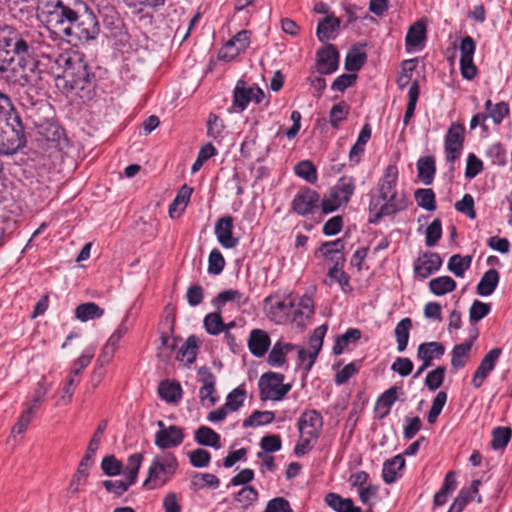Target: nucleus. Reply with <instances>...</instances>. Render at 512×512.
I'll return each mask as SVG.
<instances>
[{"label":"nucleus","mask_w":512,"mask_h":512,"mask_svg":"<svg viewBox=\"0 0 512 512\" xmlns=\"http://www.w3.org/2000/svg\"><path fill=\"white\" fill-rule=\"evenodd\" d=\"M55 64L61 73L55 75V86L62 93L69 95L75 92L83 98L84 91L92 84L93 74L87 63L78 52H66L55 58Z\"/></svg>","instance_id":"f257e3e1"},{"label":"nucleus","mask_w":512,"mask_h":512,"mask_svg":"<svg viewBox=\"0 0 512 512\" xmlns=\"http://www.w3.org/2000/svg\"><path fill=\"white\" fill-rule=\"evenodd\" d=\"M398 169L395 165H388L379 179L377 195L370 199L369 211L374 215L371 222L376 223L384 216H390L403 211L408 206V198L404 192L397 190Z\"/></svg>","instance_id":"f03ea898"},{"label":"nucleus","mask_w":512,"mask_h":512,"mask_svg":"<svg viewBox=\"0 0 512 512\" xmlns=\"http://www.w3.org/2000/svg\"><path fill=\"white\" fill-rule=\"evenodd\" d=\"M82 0H42L41 16L46 27L55 34H64L76 17Z\"/></svg>","instance_id":"7ed1b4c3"},{"label":"nucleus","mask_w":512,"mask_h":512,"mask_svg":"<svg viewBox=\"0 0 512 512\" xmlns=\"http://www.w3.org/2000/svg\"><path fill=\"white\" fill-rule=\"evenodd\" d=\"M15 42L13 27L5 26L0 29V74L8 82L24 86L28 83V76L23 67L14 61V56L17 55Z\"/></svg>","instance_id":"20e7f679"},{"label":"nucleus","mask_w":512,"mask_h":512,"mask_svg":"<svg viewBox=\"0 0 512 512\" xmlns=\"http://www.w3.org/2000/svg\"><path fill=\"white\" fill-rule=\"evenodd\" d=\"M323 417L315 409L304 411L298 419L299 439L294 448L297 457L304 456L311 451L321 435Z\"/></svg>","instance_id":"39448f33"},{"label":"nucleus","mask_w":512,"mask_h":512,"mask_svg":"<svg viewBox=\"0 0 512 512\" xmlns=\"http://www.w3.org/2000/svg\"><path fill=\"white\" fill-rule=\"evenodd\" d=\"M100 32L99 22L96 15L83 2L76 17L73 18L63 35L81 43L88 42L97 37Z\"/></svg>","instance_id":"423d86ee"},{"label":"nucleus","mask_w":512,"mask_h":512,"mask_svg":"<svg viewBox=\"0 0 512 512\" xmlns=\"http://www.w3.org/2000/svg\"><path fill=\"white\" fill-rule=\"evenodd\" d=\"M178 469L176 456L166 452L155 456L148 468L147 478L143 486L148 489H156L166 485L175 475Z\"/></svg>","instance_id":"0eeeda50"},{"label":"nucleus","mask_w":512,"mask_h":512,"mask_svg":"<svg viewBox=\"0 0 512 512\" xmlns=\"http://www.w3.org/2000/svg\"><path fill=\"white\" fill-rule=\"evenodd\" d=\"M26 144L24 126L13 110L7 113L6 123L0 130V154L11 155Z\"/></svg>","instance_id":"6e6552de"},{"label":"nucleus","mask_w":512,"mask_h":512,"mask_svg":"<svg viewBox=\"0 0 512 512\" xmlns=\"http://www.w3.org/2000/svg\"><path fill=\"white\" fill-rule=\"evenodd\" d=\"M284 375L275 372H267L263 374L259 380L258 386L260 391V399L262 401L282 400L291 390V384H284Z\"/></svg>","instance_id":"1a4fd4ad"},{"label":"nucleus","mask_w":512,"mask_h":512,"mask_svg":"<svg viewBox=\"0 0 512 512\" xmlns=\"http://www.w3.org/2000/svg\"><path fill=\"white\" fill-rule=\"evenodd\" d=\"M13 36L16 40L17 55L22 57H38V51L44 42V37L36 31L19 32L13 28Z\"/></svg>","instance_id":"9d476101"},{"label":"nucleus","mask_w":512,"mask_h":512,"mask_svg":"<svg viewBox=\"0 0 512 512\" xmlns=\"http://www.w3.org/2000/svg\"><path fill=\"white\" fill-rule=\"evenodd\" d=\"M465 128L460 123H453L445 136L444 149L447 162L453 164L461 155L464 144Z\"/></svg>","instance_id":"9b49d317"},{"label":"nucleus","mask_w":512,"mask_h":512,"mask_svg":"<svg viewBox=\"0 0 512 512\" xmlns=\"http://www.w3.org/2000/svg\"><path fill=\"white\" fill-rule=\"evenodd\" d=\"M501 354L502 349L495 347L488 351L481 359L471 379V384L475 389H479L483 386L484 382L494 371Z\"/></svg>","instance_id":"f8f14e48"},{"label":"nucleus","mask_w":512,"mask_h":512,"mask_svg":"<svg viewBox=\"0 0 512 512\" xmlns=\"http://www.w3.org/2000/svg\"><path fill=\"white\" fill-rule=\"evenodd\" d=\"M460 70L463 78L472 80L477 75V67L473 63L476 43L471 36H465L460 43Z\"/></svg>","instance_id":"ddd939ff"},{"label":"nucleus","mask_w":512,"mask_h":512,"mask_svg":"<svg viewBox=\"0 0 512 512\" xmlns=\"http://www.w3.org/2000/svg\"><path fill=\"white\" fill-rule=\"evenodd\" d=\"M199 381L201 387L199 390L200 402L203 406H214L218 400L216 396V377L208 367H200L198 369Z\"/></svg>","instance_id":"4468645a"},{"label":"nucleus","mask_w":512,"mask_h":512,"mask_svg":"<svg viewBox=\"0 0 512 512\" xmlns=\"http://www.w3.org/2000/svg\"><path fill=\"white\" fill-rule=\"evenodd\" d=\"M320 196L311 188H302L294 196L291 202V209L300 216H307L318 206Z\"/></svg>","instance_id":"2eb2a0df"},{"label":"nucleus","mask_w":512,"mask_h":512,"mask_svg":"<svg viewBox=\"0 0 512 512\" xmlns=\"http://www.w3.org/2000/svg\"><path fill=\"white\" fill-rule=\"evenodd\" d=\"M160 428L155 434V445L160 449H170L179 446L184 440L183 430L176 426L171 425L166 427L163 421H158Z\"/></svg>","instance_id":"dca6fc26"},{"label":"nucleus","mask_w":512,"mask_h":512,"mask_svg":"<svg viewBox=\"0 0 512 512\" xmlns=\"http://www.w3.org/2000/svg\"><path fill=\"white\" fill-rule=\"evenodd\" d=\"M251 31L241 30L236 33L223 47L220 57L225 60H232L239 54L246 51L250 45Z\"/></svg>","instance_id":"f3484780"},{"label":"nucleus","mask_w":512,"mask_h":512,"mask_svg":"<svg viewBox=\"0 0 512 512\" xmlns=\"http://www.w3.org/2000/svg\"><path fill=\"white\" fill-rule=\"evenodd\" d=\"M317 70L320 74H332L338 69L339 53L334 45L328 44L317 52Z\"/></svg>","instance_id":"a211bd4d"},{"label":"nucleus","mask_w":512,"mask_h":512,"mask_svg":"<svg viewBox=\"0 0 512 512\" xmlns=\"http://www.w3.org/2000/svg\"><path fill=\"white\" fill-rule=\"evenodd\" d=\"M233 217L224 216L215 223L214 232L218 242L224 248H234L238 245L239 239L233 236Z\"/></svg>","instance_id":"6ab92c4d"},{"label":"nucleus","mask_w":512,"mask_h":512,"mask_svg":"<svg viewBox=\"0 0 512 512\" xmlns=\"http://www.w3.org/2000/svg\"><path fill=\"white\" fill-rule=\"evenodd\" d=\"M442 258L438 253L425 252L420 255L414 264L415 273L421 278H427L440 269Z\"/></svg>","instance_id":"aec40b11"},{"label":"nucleus","mask_w":512,"mask_h":512,"mask_svg":"<svg viewBox=\"0 0 512 512\" xmlns=\"http://www.w3.org/2000/svg\"><path fill=\"white\" fill-rule=\"evenodd\" d=\"M247 346L253 356L263 357L271 346L270 336L265 330L253 329L249 334Z\"/></svg>","instance_id":"412c9836"},{"label":"nucleus","mask_w":512,"mask_h":512,"mask_svg":"<svg viewBox=\"0 0 512 512\" xmlns=\"http://www.w3.org/2000/svg\"><path fill=\"white\" fill-rule=\"evenodd\" d=\"M345 241L342 238H338L334 241L324 242L316 251V254L320 252L325 259H328L334 263V265H343L345 262L344 256Z\"/></svg>","instance_id":"4be33fe9"},{"label":"nucleus","mask_w":512,"mask_h":512,"mask_svg":"<svg viewBox=\"0 0 512 512\" xmlns=\"http://www.w3.org/2000/svg\"><path fill=\"white\" fill-rule=\"evenodd\" d=\"M327 332L326 325H320L314 329L309 338V362L305 364V372H309L323 346V340Z\"/></svg>","instance_id":"5701e85b"},{"label":"nucleus","mask_w":512,"mask_h":512,"mask_svg":"<svg viewBox=\"0 0 512 512\" xmlns=\"http://www.w3.org/2000/svg\"><path fill=\"white\" fill-rule=\"evenodd\" d=\"M399 389L400 388L397 386H392L382 393L377 399L375 404V414L378 419H383L389 414L393 404L398 399Z\"/></svg>","instance_id":"b1692460"},{"label":"nucleus","mask_w":512,"mask_h":512,"mask_svg":"<svg viewBox=\"0 0 512 512\" xmlns=\"http://www.w3.org/2000/svg\"><path fill=\"white\" fill-rule=\"evenodd\" d=\"M340 23V19L333 14H329L320 20L316 31L319 41L325 42L327 40L334 39L340 28Z\"/></svg>","instance_id":"393cba45"},{"label":"nucleus","mask_w":512,"mask_h":512,"mask_svg":"<svg viewBox=\"0 0 512 512\" xmlns=\"http://www.w3.org/2000/svg\"><path fill=\"white\" fill-rule=\"evenodd\" d=\"M48 390L49 387L46 386L44 382H38L34 389L32 398L24 403V410L22 413L33 419L42 403L45 401Z\"/></svg>","instance_id":"a878e982"},{"label":"nucleus","mask_w":512,"mask_h":512,"mask_svg":"<svg viewBox=\"0 0 512 512\" xmlns=\"http://www.w3.org/2000/svg\"><path fill=\"white\" fill-rule=\"evenodd\" d=\"M293 307V301L277 299L269 307L267 315L273 322L283 324L288 321Z\"/></svg>","instance_id":"bb28decb"},{"label":"nucleus","mask_w":512,"mask_h":512,"mask_svg":"<svg viewBox=\"0 0 512 512\" xmlns=\"http://www.w3.org/2000/svg\"><path fill=\"white\" fill-rule=\"evenodd\" d=\"M193 189L188 185L184 184L178 191L176 197L169 205V216L174 219L181 216L185 208L190 202V197Z\"/></svg>","instance_id":"cd10ccee"},{"label":"nucleus","mask_w":512,"mask_h":512,"mask_svg":"<svg viewBox=\"0 0 512 512\" xmlns=\"http://www.w3.org/2000/svg\"><path fill=\"white\" fill-rule=\"evenodd\" d=\"M201 341L195 335H190L179 349L177 360L191 365L195 362Z\"/></svg>","instance_id":"c85d7f7f"},{"label":"nucleus","mask_w":512,"mask_h":512,"mask_svg":"<svg viewBox=\"0 0 512 512\" xmlns=\"http://www.w3.org/2000/svg\"><path fill=\"white\" fill-rule=\"evenodd\" d=\"M480 484V480H473L469 488H462L448 512H462L465 506L472 500L473 496L478 493Z\"/></svg>","instance_id":"c756f323"},{"label":"nucleus","mask_w":512,"mask_h":512,"mask_svg":"<svg viewBox=\"0 0 512 512\" xmlns=\"http://www.w3.org/2000/svg\"><path fill=\"white\" fill-rule=\"evenodd\" d=\"M426 39V23L424 20H418L413 23L406 34L405 43L409 50L410 48L419 47Z\"/></svg>","instance_id":"7c9ffc66"},{"label":"nucleus","mask_w":512,"mask_h":512,"mask_svg":"<svg viewBox=\"0 0 512 512\" xmlns=\"http://www.w3.org/2000/svg\"><path fill=\"white\" fill-rule=\"evenodd\" d=\"M251 94L252 87L247 86L245 81L239 80L236 83L233 92V105L238 112H242L246 109L251 102Z\"/></svg>","instance_id":"2f4dec72"},{"label":"nucleus","mask_w":512,"mask_h":512,"mask_svg":"<svg viewBox=\"0 0 512 512\" xmlns=\"http://www.w3.org/2000/svg\"><path fill=\"white\" fill-rule=\"evenodd\" d=\"M325 502L336 512H362L360 507L354 505L352 499L342 498L336 493L327 494Z\"/></svg>","instance_id":"473e14b6"},{"label":"nucleus","mask_w":512,"mask_h":512,"mask_svg":"<svg viewBox=\"0 0 512 512\" xmlns=\"http://www.w3.org/2000/svg\"><path fill=\"white\" fill-rule=\"evenodd\" d=\"M405 466V459L402 455H396L386 460L383 464L382 477L385 483L392 484L397 479V472Z\"/></svg>","instance_id":"72a5a7b5"},{"label":"nucleus","mask_w":512,"mask_h":512,"mask_svg":"<svg viewBox=\"0 0 512 512\" xmlns=\"http://www.w3.org/2000/svg\"><path fill=\"white\" fill-rule=\"evenodd\" d=\"M159 396L168 403H176L182 397V388L176 381L164 380L158 386Z\"/></svg>","instance_id":"f704fd0d"},{"label":"nucleus","mask_w":512,"mask_h":512,"mask_svg":"<svg viewBox=\"0 0 512 512\" xmlns=\"http://www.w3.org/2000/svg\"><path fill=\"white\" fill-rule=\"evenodd\" d=\"M295 348L293 344L277 341L268 355V364L279 367L285 364L286 355Z\"/></svg>","instance_id":"c9c22d12"},{"label":"nucleus","mask_w":512,"mask_h":512,"mask_svg":"<svg viewBox=\"0 0 512 512\" xmlns=\"http://www.w3.org/2000/svg\"><path fill=\"white\" fill-rule=\"evenodd\" d=\"M229 301H235L238 306H242L248 303L249 298L238 290H225L220 292L212 301V304L221 310L222 307Z\"/></svg>","instance_id":"e433bc0d"},{"label":"nucleus","mask_w":512,"mask_h":512,"mask_svg":"<svg viewBox=\"0 0 512 512\" xmlns=\"http://www.w3.org/2000/svg\"><path fill=\"white\" fill-rule=\"evenodd\" d=\"M103 315L104 309L94 302L82 303L75 309V317L81 322L98 319Z\"/></svg>","instance_id":"4c0bfd02"},{"label":"nucleus","mask_w":512,"mask_h":512,"mask_svg":"<svg viewBox=\"0 0 512 512\" xmlns=\"http://www.w3.org/2000/svg\"><path fill=\"white\" fill-rule=\"evenodd\" d=\"M445 352L444 346L439 342H426L418 347L417 357L422 361L432 363L433 359L440 358Z\"/></svg>","instance_id":"58836bf2"},{"label":"nucleus","mask_w":512,"mask_h":512,"mask_svg":"<svg viewBox=\"0 0 512 512\" xmlns=\"http://www.w3.org/2000/svg\"><path fill=\"white\" fill-rule=\"evenodd\" d=\"M361 331L349 328L345 333L338 335L332 348L334 355H341L350 343H356L361 338Z\"/></svg>","instance_id":"ea45409f"},{"label":"nucleus","mask_w":512,"mask_h":512,"mask_svg":"<svg viewBox=\"0 0 512 512\" xmlns=\"http://www.w3.org/2000/svg\"><path fill=\"white\" fill-rule=\"evenodd\" d=\"M499 282V273L495 269L486 271L481 277L476 291L481 296H489L496 289Z\"/></svg>","instance_id":"a19ab883"},{"label":"nucleus","mask_w":512,"mask_h":512,"mask_svg":"<svg viewBox=\"0 0 512 512\" xmlns=\"http://www.w3.org/2000/svg\"><path fill=\"white\" fill-rule=\"evenodd\" d=\"M194 438L200 445L213 447L215 449L221 447L219 434L208 426H200L195 431Z\"/></svg>","instance_id":"79ce46f5"},{"label":"nucleus","mask_w":512,"mask_h":512,"mask_svg":"<svg viewBox=\"0 0 512 512\" xmlns=\"http://www.w3.org/2000/svg\"><path fill=\"white\" fill-rule=\"evenodd\" d=\"M220 486L219 478L211 473H197L190 482V489L194 492L205 488L217 489Z\"/></svg>","instance_id":"37998d69"},{"label":"nucleus","mask_w":512,"mask_h":512,"mask_svg":"<svg viewBox=\"0 0 512 512\" xmlns=\"http://www.w3.org/2000/svg\"><path fill=\"white\" fill-rule=\"evenodd\" d=\"M418 178L426 185L433 182L436 172L435 161L432 156L421 157L417 161Z\"/></svg>","instance_id":"c03bdc74"},{"label":"nucleus","mask_w":512,"mask_h":512,"mask_svg":"<svg viewBox=\"0 0 512 512\" xmlns=\"http://www.w3.org/2000/svg\"><path fill=\"white\" fill-rule=\"evenodd\" d=\"M314 314V302L310 295H303L299 301L298 309L295 311L293 321L299 326H304L306 319Z\"/></svg>","instance_id":"a18cd8bd"},{"label":"nucleus","mask_w":512,"mask_h":512,"mask_svg":"<svg viewBox=\"0 0 512 512\" xmlns=\"http://www.w3.org/2000/svg\"><path fill=\"white\" fill-rule=\"evenodd\" d=\"M355 188V179L352 176L344 175L338 180L337 184L332 188V191L340 196L344 204H347L354 194Z\"/></svg>","instance_id":"49530a36"},{"label":"nucleus","mask_w":512,"mask_h":512,"mask_svg":"<svg viewBox=\"0 0 512 512\" xmlns=\"http://www.w3.org/2000/svg\"><path fill=\"white\" fill-rule=\"evenodd\" d=\"M471 348L472 343L468 341L453 347L451 352V365L454 369L458 370L466 365Z\"/></svg>","instance_id":"de8ad7c7"},{"label":"nucleus","mask_w":512,"mask_h":512,"mask_svg":"<svg viewBox=\"0 0 512 512\" xmlns=\"http://www.w3.org/2000/svg\"><path fill=\"white\" fill-rule=\"evenodd\" d=\"M472 263V256L454 254L448 261L447 268L456 277H463L465 272L470 268Z\"/></svg>","instance_id":"09e8293b"},{"label":"nucleus","mask_w":512,"mask_h":512,"mask_svg":"<svg viewBox=\"0 0 512 512\" xmlns=\"http://www.w3.org/2000/svg\"><path fill=\"white\" fill-rule=\"evenodd\" d=\"M411 328L412 320L409 317L403 318L396 325L394 333L399 352H403L407 348Z\"/></svg>","instance_id":"8fccbe9b"},{"label":"nucleus","mask_w":512,"mask_h":512,"mask_svg":"<svg viewBox=\"0 0 512 512\" xmlns=\"http://www.w3.org/2000/svg\"><path fill=\"white\" fill-rule=\"evenodd\" d=\"M142 461V453H134L128 457L123 473L126 477V480L129 481V484L133 485L136 483Z\"/></svg>","instance_id":"3c124183"},{"label":"nucleus","mask_w":512,"mask_h":512,"mask_svg":"<svg viewBox=\"0 0 512 512\" xmlns=\"http://www.w3.org/2000/svg\"><path fill=\"white\" fill-rule=\"evenodd\" d=\"M429 288L435 295H444L456 288V282L450 276H440L429 282Z\"/></svg>","instance_id":"603ef678"},{"label":"nucleus","mask_w":512,"mask_h":512,"mask_svg":"<svg viewBox=\"0 0 512 512\" xmlns=\"http://www.w3.org/2000/svg\"><path fill=\"white\" fill-rule=\"evenodd\" d=\"M367 59L366 52L359 48H352L345 58V69L347 71H358L365 64Z\"/></svg>","instance_id":"864d4df0"},{"label":"nucleus","mask_w":512,"mask_h":512,"mask_svg":"<svg viewBox=\"0 0 512 512\" xmlns=\"http://www.w3.org/2000/svg\"><path fill=\"white\" fill-rule=\"evenodd\" d=\"M203 325L206 332L210 335H219L225 330V323L221 316V310L209 313L203 320Z\"/></svg>","instance_id":"5fc2aeb1"},{"label":"nucleus","mask_w":512,"mask_h":512,"mask_svg":"<svg viewBox=\"0 0 512 512\" xmlns=\"http://www.w3.org/2000/svg\"><path fill=\"white\" fill-rule=\"evenodd\" d=\"M419 94H420V89H419L418 81L414 80L411 83V85L409 87V91H408V103H407L406 111H405L404 118H403L404 125H408L411 118L414 115L416 104H417V101L419 98Z\"/></svg>","instance_id":"6e6d98bb"},{"label":"nucleus","mask_w":512,"mask_h":512,"mask_svg":"<svg viewBox=\"0 0 512 512\" xmlns=\"http://www.w3.org/2000/svg\"><path fill=\"white\" fill-rule=\"evenodd\" d=\"M414 197L418 206L422 209L427 211H434L436 209L435 193L432 189H417L414 193Z\"/></svg>","instance_id":"4d7b16f0"},{"label":"nucleus","mask_w":512,"mask_h":512,"mask_svg":"<svg viewBox=\"0 0 512 512\" xmlns=\"http://www.w3.org/2000/svg\"><path fill=\"white\" fill-rule=\"evenodd\" d=\"M246 398V391L242 386L233 389L226 397L225 409L235 412L242 407Z\"/></svg>","instance_id":"13d9d810"},{"label":"nucleus","mask_w":512,"mask_h":512,"mask_svg":"<svg viewBox=\"0 0 512 512\" xmlns=\"http://www.w3.org/2000/svg\"><path fill=\"white\" fill-rule=\"evenodd\" d=\"M275 414L272 411H254L243 422L245 428L270 424L274 421Z\"/></svg>","instance_id":"bf43d9fd"},{"label":"nucleus","mask_w":512,"mask_h":512,"mask_svg":"<svg viewBox=\"0 0 512 512\" xmlns=\"http://www.w3.org/2000/svg\"><path fill=\"white\" fill-rule=\"evenodd\" d=\"M349 113V106L345 101H340L339 103L332 106L329 113V122L331 126L335 129H338L340 123L347 118Z\"/></svg>","instance_id":"052dcab7"},{"label":"nucleus","mask_w":512,"mask_h":512,"mask_svg":"<svg viewBox=\"0 0 512 512\" xmlns=\"http://www.w3.org/2000/svg\"><path fill=\"white\" fill-rule=\"evenodd\" d=\"M512 436V430L509 427L499 426L492 431L491 446L493 449H502L506 447Z\"/></svg>","instance_id":"680f3d73"},{"label":"nucleus","mask_w":512,"mask_h":512,"mask_svg":"<svg viewBox=\"0 0 512 512\" xmlns=\"http://www.w3.org/2000/svg\"><path fill=\"white\" fill-rule=\"evenodd\" d=\"M295 174L309 183H314L317 180V171L312 162L305 160L299 162L295 168Z\"/></svg>","instance_id":"e2e57ef3"},{"label":"nucleus","mask_w":512,"mask_h":512,"mask_svg":"<svg viewBox=\"0 0 512 512\" xmlns=\"http://www.w3.org/2000/svg\"><path fill=\"white\" fill-rule=\"evenodd\" d=\"M447 401V393L445 391H439L432 401V406L428 412L427 420L430 424H434L437 421L444 405Z\"/></svg>","instance_id":"0e129e2a"},{"label":"nucleus","mask_w":512,"mask_h":512,"mask_svg":"<svg viewBox=\"0 0 512 512\" xmlns=\"http://www.w3.org/2000/svg\"><path fill=\"white\" fill-rule=\"evenodd\" d=\"M442 236V224L440 219H434L426 228L425 244L427 247H433Z\"/></svg>","instance_id":"69168bd1"},{"label":"nucleus","mask_w":512,"mask_h":512,"mask_svg":"<svg viewBox=\"0 0 512 512\" xmlns=\"http://www.w3.org/2000/svg\"><path fill=\"white\" fill-rule=\"evenodd\" d=\"M445 371L444 366H438L436 369L428 372L425 378V385L429 390L435 391L443 384Z\"/></svg>","instance_id":"338daca9"},{"label":"nucleus","mask_w":512,"mask_h":512,"mask_svg":"<svg viewBox=\"0 0 512 512\" xmlns=\"http://www.w3.org/2000/svg\"><path fill=\"white\" fill-rule=\"evenodd\" d=\"M486 156L490 159L491 164L495 166H504L506 164V150L500 143L492 144L487 152Z\"/></svg>","instance_id":"774afa93"}]
</instances>
